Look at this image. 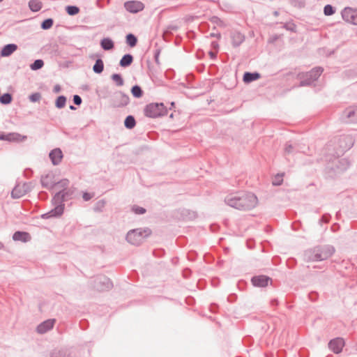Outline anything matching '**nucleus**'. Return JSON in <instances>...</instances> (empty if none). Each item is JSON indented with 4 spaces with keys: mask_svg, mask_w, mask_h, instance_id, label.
I'll use <instances>...</instances> for the list:
<instances>
[{
    "mask_svg": "<svg viewBox=\"0 0 357 357\" xmlns=\"http://www.w3.org/2000/svg\"><path fill=\"white\" fill-rule=\"evenodd\" d=\"M133 56L130 54H124L119 61V66L122 68L130 66L133 62Z\"/></svg>",
    "mask_w": 357,
    "mask_h": 357,
    "instance_id": "393cba45",
    "label": "nucleus"
},
{
    "mask_svg": "<svg viewBox=\"0 0 357 357\" xmlns=\"http://www.w3.org/2000/svg\"><path fill=\"white\" fill-rule=\"evenodd\" d=\"M53 24L54 20L52 18H47L42 22L40 27L43 30H47L53 26Z\"/></svg>",
    "mask_w": 357,
    "mask_h": 357,
    "instance_id": "58836bf2",
    "label": "nucleus"
},
{
    "mask_svg": "<svg viewBox=\"0 0 357 357\" xmlns=\"http://www.w3.org/2000/svg\"><path fill=\"white\" fill-rule=\"evenodd\" d=\"M211 22H213V23H215V24H218L219 22H222L220 19L218 17H213L212 19H211Z\"/></svg>",
    "mask_w": 357,
    "mask_h": 357,
    "instance_id": "bf43d9fd",
    "label": "nucleus"
},
{
    "mask_svg": "<svg viewBox=\"0 0 357 357\" xmlns=\"http://www.w3.org/2000/svg\"><path fill=\"white\" fill-rule=\"evenodd\" d=\"M50 357H70V351L68 348L55 349L50 353Z\"/></svg>",
    "mask_w": 357,
    "mask_h": 357,
    "instance_id": "5701e85b",
    "label": "nucleus"
},
{
    "mask_svg": "<svg viewBox=\"0 0 357 357\" xmlns=\"http://www.w3.org/2000/svg\"><path fill=\"white\" fill-rule=\"evenodd\" d=\"M160 49H157L155 50V52H154V59H155V63L159 65L160 64V61H159V56H160Z\"/></svg>",
    "mask_w": 357,
    "mask_h": 357,
    "instance_id": "6e6d98bb",
    "label": "nucleus"
},
{
    "mask_svg": "<svg viewBox=\"0 0 357 357\" xmlns=\"http://www.w3.org/2000/svg\"><path fill=\"white\" fill-rule=\"evenodd\" d=\"M105 202L104 200H100L97 202L93 207V210L96 212L102 211V208L105 207Z\"/></svg>",
    "mask_w": 357,
    "mask_h": 357,
    "instance_id": "37998d69",
    "label": "nucleus"
},
{
    "mask_svg": "<svg viewBox=\"0 0 357 357\" xmlns=\"http://www.w3.org/2000/svg\"><path fill=\"white\" fill-rule=\"evenodd\" d=\"M17 49V45L14 43H10L4 45L0 52L1 56L7 57L10 56Z\"/></svg>",
    "mask_w": 357,
    "mask_h": 357,
    "instance_id": "4be33fe9",
    "label": "nucleus"
},
{
    "mask_svg": "<svg viewBox=\"0 0 357 357\" xmlns=\"http://www.w3.org/2000/svg\"><path fill=\"white\" fill-rule=\"evenodd\" d=\"M331 218V215L329 213H324L321 216L319 222H320V223H321V222L328 223V222H329Z\"/></svg>",
    "mask_w": 357,
    "mask_h": 357,
    "instance_id": "09e8293b",
    "label": "nucleus"
},
{
    "mask_svg": "<svg viewBox=\"0 0 357 357\" xmlns=\"http://www.w3.org/2000/svg\"><path fill=\"white\" fill-rule=\"evenodd\" d=\"M308 297L311 301L314 302L318 299L319 294L317 291H311L309 293Z\"/></svg>",
    "mask_w": 357,
    "mask_h": 357,
    "instance_id": "8fccbe9b",
    "label": "nucleus"
},
{
    "mask_svg": "<svg viewBox=\"0 0 357 357\" xmlns=\"http://www.w3.org/2000/svg\"><path fill=\"white\" fill-rule=\"evenodd\" d=\"M335 252V248L331 245L317 246L305 252V257L309 261H319L326 260Z\"/></svg>",
    "mask_w": 357,
    "mask_h": 357,
    "instance_id": "f03ea898",
    "label": "nucleus"
},
{
    "mask_svg": "<svg viewBox=\"0 0 357 357\" xmlns=\"http://www.w3.org/2000/svg\"><path fill=\"white\" fill-rule=\"evenodd\" d=\"M126 43L130 47H134L137 43V38L132 33H128L126 36Z\"/></svg>",
    "mask_w": 357,
    "mask_h": 357,
    "instance_id": "c756f323",
    "label": "nucleus"
},
{
    "mask_svg": "<svg viewBox=\"0 0 357 357\" xmlns=\"http://www.w3.org/2000/svg\"><path fill=\"white\" fill-rule=\"evenodd\" d=\"M211 46H212L213 48L216 49V48H218V43H217V42H215V41H213V42L211 43Z\"/></svg>",
    "mask_w": 357,
    "mask_h": 357,
    "instance_id": "e2e57ef3",
    "label": "nucleus"
},
{
    "mask_svg": "<svg viewBox=\"0 0 357 357\" xmlns=\"http://www.w3.org/2000/svg\"><path fill=\"white\" fill-rule=\"evenodd\" d=\"M337 163V167L340 171H345L350 165L349 160L346 158L339 159Z\"/></svg>",
    "mask_w": 357,
    "mask_h": 357,
    "instance_id": "473e14b6",
    "label": "nucleus"
},
{
    "mask_svg": "<svg viewBox=\"0 0 357 357\" xmlns=\"http://www.w3.org/2000/svg\"><path fill=\"white\" fill-rule=\"evenodd\" d=\"M260 78V74L257 72L250 73L245 72L243 77L245 83H250Z\"/></svg>",
    "mask_w": 357,
    "mask_h": 357,
    "instance_id": "b1692460",
    "label": "nucleus"
},
{
    "mask_svg": "<svg viewBox=\"0 0 357 357\" xmlns=\"http://www.w3.org/2000/svg\"><path fill=\"white\" fill-rule=\"evenodd\" d=\"M104 70L103 61L99 58L96 59L95 64L93 66V70L96 74H100Z\"/></svg>",
    "mask_w": 357,
    "mask_h": 357,
    "instance_id": "cd10ccee",
    "label": "nucleus"
},
{
    "mask_svg": "<svg viewBox=\"0 0 357 357\" xmlns=\"http://www.w3.org/2000/svg\"><path fill=\"white\" fill-rule=\"evenodd\" d=\"M211 37L220 38L221 35H220V33H211Z\"/></svg>",
    "mask_w": 357,
    "mask_h": 357,
    "instance_id": "0e129e2a",
    "label": "nucleus"
},
{
    "mask_svg": "<svg viewBox=\"0 0 357 357\" xmlns=\"http://www.w3.org/2000/svg\"><path fill=\"white\" fill-rule=\"evenodd\" d=\"M289 3L297 8H303L305 6V3L302 0H289Z\"/></svg>",
    "mask_w": 357,
    "mask_h": 357,
    "instance_id": "c03bdc74",
    "label": "nucleus"
},
{
    "mask_svg": "<svg viewBox=\"0 0 357 357\" xmlns=\"http://www.w3.org/2000/svg\"><path fill=\"white\" fill-rule=\"evenodd\" d=\"M151 234L149 229L137 228L130 230L126 235L127 241L134 245H139Z\"/></svg>",
    "mask_w": 357,
    "mask_h": 357,
    "instance_id": "20e7f679",
    "label": "nucleus"
},
{
    "mask_svg": "<svg viewBox=\"0 0 357 357\" xmlns=\"http://www.w3.org/2000/svg\"><path fill=\"white\" fill-rule=\"evenodd\" d=\"M41 98V94L38 92L33 93L31 94L29 97V99L32 102H36L40 100Z\"/></svg>",
    "mask_w": 357,
    "mask_h": 357,
    "instance_id": "a18cd8bd",
    "label": "nucleus"
},
{
    "mask_svg": "<svg viewBox=\"0 0 357 357\" xmlns=\"http://www.w3.org/2000/svg\"><path fill=\"white\" fill-rule=\"evenodd\" d=\"M136 125V121L133 116L128 115L124 120V126L128 129H132Z\"/></svg>",
    "mask_w": 357,
    "mask_h": 357,
    "instance_id": "7c9ffc66",
    "label": "nucleus"
},
{
    "mask_svg": "<svg viewBox=\"0 0 357 357\" xmlns=\"http://www.w3.org/2000/svg\"><path fill=\"white\" fill-rule=\"evenodd\" d=\"M343 139L344 141H347L349 142V144L345 148L347 149H350L354 145V142H353L352 138L350 136H345L343 137Z\"/></svg>",
    "mask_w": 357,
    "mask_h": 357,
    "instance_id": "603ef678",
    "label": "nucleus"
},
{
    "mask_svg": "<svg viewBox=\"0 0 357 357\" xmlns=\"http://www.w3.org/2000/svg\"><path fill=\"white\" fill-rule=\"evenodd\" d=\"M26 136H22L17 132H10L6 134V141L8 142H20L26 139Z\"/></svg>",
    "mask_w": 357,
    "mask_h": 357,
    "instance_id": "bb28decb",
    "label": "nucleus"
},
{
    "mask_svg": "<svg viewBox=\"0 0 357 357\" xmlns=\"http://www.w3.org/2000/svg\"><path fill=\"white\" fill-rule=\"evenodd\" d=\"M31 184L30 183H24L22 185H17L11 192V197L13 199H19L30 192Z\"/></svg>",
    "mask_w": 357,
    "mask_h": 357,
    "instance_id": "1a4fd4ad",
    "label": "nucleus"
},
{
    "mask_svg": "<svg viewBox=\"0 0 357 357\" xmlns=\"http://www.w3.org/2000/svg\"><path fill=\"white\" fill-rule=\"evenodd\" d=\"M66 11L69 15L73 16L79 13V8L77 6H67Z\"/></svg>",
    "mask_w": 357,
    "mask_h": 357,
    "instance_id": "e433bc0d",
    "label": "nucleus"
},
{
    "mask_svg": "<svg viewBox=\"0 0 357 357\" xmlns=\"http://www.w3.org/2000/svg\"><path fill=\"white\" fill-rule=\"evenodd\" d=\"M73 101L75 105L79 106L82 102V99L79 95H74Z\"/></svg>",
    "mask_w": 357,
    "mask_h": 357,
    "instance_id": "3c124183",
    "label": "nucleus"
},
{
    "mask_svg": "<svg viewBox=\"0 0 357 357\" xmlns=\"http://www.w3.org/2000/svg\"><path fill=\"white\" fill-rule=\"evenodd\" d=\"M130 91L133 97L136 98H139L143 96V91L139 85H134Z\"/></svg>",
    "mask_w": 357,
    "mask_h": 357,
    "instance_id": "72a5a7b5",
    "label": "nucleus"
},
{
    "mask_svg": "<svg viewBox=\"0 0 357 357\" xmlns=\"http://www.w3.org/2000/svg\"><path fill=\"white\" fill-rule=\"evenodd\" d=\"M173 35L172 32L167 33V29L163 31L162 38L165 41H169L170 37Z\"/></svg>",
    "mask_w": 357,
    "mask_h": 357,
    "instance_id": "864d4df0",
    "label": "nucleus"
},
{
    "mask_svg": "<svg viewBox=\"0 0 357 357\" xmlns=\"http://www.w3.org/2000/svg\"><path fill=\"white\" fill-rule=\"evenodd\" d=\"M82 198L84 201H89L92 198V195L89 192H84L82 195Z\"/></svg>",
    "mask_w": 357,
    "mask_h": 357,
    "instance_id": "4d7b16f0",
    "label": "nucleus"
},
{
    "mask_svg": "<svg viewBox=\"0 0 357 357\" xmlns=\"http://www.w3.org/2000/svg\"><path fill=\"white\" fill-rule=\"evenodd\" d=\"M227 205L241 211L254 208L258 203L257 196L250 192H238L228 195L225 198Z\"/></svg>",
    "mask_w": 357,
    "mask_h": 357,
    "instance_id": "f257e3e1",
    "label": "nucleus"
},
{
    "mask_svg": "<svg viewBox=\"0 0 357 357\" xmlns=\"http://www.w3.org/2000/svg\"><path fill=\"white\" fill-rule=\"evenodd\" d=\"M335 13V8L331 4H327L324 8V14L326 16H331Z\"/></svg>",
    "mask_w": 357,
    "mask_h": 357,
    "instance_id": "a19ab883",
    "label": "nucleus"
},
{
    "mask_svg": "<svg viewBox=\"0 0 357 357\" xmlns=\"http://www.w3.org/2000/svg\"><path fill=\"white\" fill-rule=\"evenodd\" d=\"M129 102V96L121 91L114 93L110 99V103L114 107H125L128 105Z\"/></svg>",
    "mask_w": 357,
    "mask_h": 357,
    "instance_id": "423d86ee",
    "label": "nucleus"
},
{
    "mask_svg": "<svg viewBox=\"0 0 357 357\" xmlns=\"http://www.w3.org/2000/svg\"><path fill=\"white\" fill-rule=\"evenodd\" d=\"M13 97L10 93H5L0 97V102L3 105H8L12 102Z\"/></svg>",
    "mask_w": 357,
    "mask_h": 357,
    "instance_id": "c9c22d12",
    "label": "nucleus"
},
{
    "mask_svg": "<svg viewBox=\"0 0 357 357\" xmlns=\"http://www.w3.org/2000/svg\"><path fill=\"white\" fill-rule=\"evenodd\" d=\"M132 211L135 214H139V215H142V214H144L146 213V209L144 208L139 206H136V205L132 206Z\"/></svg>",
    "mask_w": 357,
    "mask_h": 357,
    "instance_id": "49530a36",
    "label": "nucleus"
},
{
    "mask_svg": "<svg viewBox=\"0 0 357 357\" xmlns=\"http://www.w3.org/2000/svg\"><path fill=\"white\" fill-rule=\"evenodd\" d=\"M344 346V340L342 337H335L328 342L329 349L337 354L342 352Z\"/></svg>",
    "mask_w": 357,
    "mask_h": 357,
    "instance_id": "ddd939ff",
    "label": "nucleus"
},
{
    "mask_svg": "<svg viewBox=\"0 0 357 357\" xmlns=\"http://www.w3.org/2000/svg\"><path fill=\"white\" fill-rule=\"evenodd\" d=\"M101 47L105 50H112L114 47V43L110 38H104L100 40Z\"/></svg>",
    "mask_w": 357,
    "mask_h": 357,
    "instance_id": "a878e982",
    "label": "nucleus"
},
{
    "mask_svg": "<svg viewBox=\"0 0 357 357\" xmlns=\"http://www.w3.org/2000/svg\"><path fill=\"white\" fill-rule=\"evenodd\" d=\"M231 44L234 47H239L245 40V36L238 31L234 30L230 33Z\"/></svg>",
    "mask_w": 357,
    "mask_h": 357,
    "instance_id": "dca6fc26",
    "label": "nucleus"
},
{
    "mask_svg": "<svg viewBox=\"0 0 357 357\" xmlns=\"http://www.w3.org/2000/svg\"><path fill=\"white\" fill-rule=\"evenodd\" d=\"M49 157L54 165H58L61 162L63 155L59 148H56L50 152Z\"/></svg>",
    "mask_w": 357,
    "mask_h": 357,
    "instance_id": "f3484780",
    "label": "nucleus"
},
{
    "mask_svg": "<svg viewBox=\"0 0 357 357\" xmlns=\"http://www.w3.org/2000/svg\"><path fill=\"white\" fill-rule=\"evenodd\" d=\"M61 86L59 84H56L54 86L53 92L57 93H59L61 91Z\"/></svg>",
    "mask_w": 357,
    "mask_h": 357,
    "instance_id": "13d9d810",
    "label": "nucleus"
},
{
    "mask_svg": "<svg viewBox=\"0 0 357 357\" xmlns=\"http://www.w3.org/2000/svg\"><path fill=\"white\" fill-rule=\"evenodd\" d=\"M300 151L298 144L296 142L292 143L291 142H287L284 144V155H294L297 152Z\"/></svg>",
    "mask_w": 357,
    "mask_h": 357,
    "instance_id": "6ab92c4d",
    "label": "nucleus"
},
{
    "mask_svg": "<svg viewBox=\"0 0 357 357\" xmlns=\"http://www.w3.org/2000/svg\"><path fill=\"white\" fill-rule=\"evenodd\" d=\"M278 300H277V299H273V300L271 301V304H272V305H278Z\"/></svg>",
    "mask_w": 357,
    "mask_h": 357,
    "instance_id": "69168bd1",
    "label": "nucleus"
},
{
    "mask_svg": "<svg viewBox=\"0 0 357 357\" xmlns=\"http://www.w3.org/2000/svg\"><path fill=\"white\" fill-rule=\"evenodd\" d=\"M324 71L322 67L313 68L310 71L305 74V78L301 81L300 86H309L314 81L317 80Z\"/></svg>",
    "mask_w": 357,
    "mask_h": 357,
    "instance_id": "0eeeda50",
    "label": "nucleus"
},
{
    "mask_svg": "<svg viewBox=\"0 0 357 357\" xmlns=\"http://www.w3.org/2000/svg\"><path fill=\"white\" fill-rule=\"evenodd\" d=\"M95 287L98 291L108 290L112 287V282L107 277L100 275L95 280Z\"/></svg>",
    "mask_w": 357,
    "mask_h": 357,
    "instance_id": "9b49d317",
    "label": "nucleus"
},
{
    "mask_svg": "<svg viewBox=\"0 0 357 357\" xmlns=\"http://www.w3.org/2000/svg\"><path fill=\"white\" fill-rule=\"evenodd\" d=\"M342 19L347 23L357 25V9L345 7L341 12Z\"/></svg>",
    "mask_w": 357,
    "mask_h": 357,
    "instance_id": "6e6552de",
    "label": "nucleus"
},
{
    "mask_svg": "<svg viewBox=\"0 0 357 357\" xmlns=\"http://www.w3.org/2000/svg\"><path fill=\"white\" fill-rule=\"evenodd\" d=\"M178 26L177 25L171 24L167 27V33L172 32L173 33L174 31H177Z\"/></svg>",
    "mask_w": 357,
    "mask_h": 357,
    "instance_id": "5fc2aeb1",
    "label": "nucleus"
},
{
    "mask_svg": "<svg viewBox=\"0 0 357 357\" xmlns=\"http://www.w3.org/2000/svg\"><path fill=\"white\" fill-rule=\"evenodd\" d=\"M124 8L130 13H137L144 8V5L139 1H128L124 3Z\"/></svg>",
    "mask_w": 357,
    "mask_h": 357,
    "instance_id": "f8f14e48",
    "label": "nucleus"
},
{
    "mask_svg": "<svg viewBox=\"0 0 357 357\" xmlns=\"http://www.w3.org/2000/svg\"><path fill=\"white\" fill-rule=\"evenodd\" d=\"M111 79L116 86H122L124 84V80L121 74L114 73L111 75Z\"/></svg>",
    "mask_w": 357,
    "mask_h": 357,
    "instance_id": "2f4dec72",
    "label": "nucleus"
},
{
    "mask_svg": "<svg viewBox=\"0 0 357 357\" xmlns=\"http://www.w3.org/2000/svg\"><path fill=\"white\" fill-rule=\"evenodd\" d=\"M0 140L6 141V134H4L3 132H0Z\"/></svg>",
    "mask_w": 357,
    "mask_h": 357,
    "instance_id": "680f3d73",
    "label": "nucleus"
},
{
    "mask_svg": "<svg viewBox=\"0 0 357 357\" xmlns=\"http://www.w3.org/2000/svg\"><path fill=\"white\" fill-rule=\"evenodd\" d=\"M271 280V279L268 276L264 275L253 276L251 279L253 286L258 287H266Z\"/></svg>",
    "mask_w": 357,
    "mask_h": 357,
    "instance_id": "2eb2a0df",
    "label": "nucleus"
},
{
    "mask_svg": "<svg viewBox=\"0 0 357 357\" xmlns=\"http://www.w3.org/2000/svg\"><path fill=\"white\" fill-rule=\"evenodd\" d=\"M31 235L26 231H17L13 235V240L26 243L31 241Z\"/></svg>",
    "mask_w": 357,
    "mask_h": 357,
    "instance_id": "412c9836",
    "label": "nucleus"
},
{
    "mask_svg": "<svg viewBox=\"0 0 357 357\" xmlns=\"http://www.w3.org/2000/svg\"><path fill=\"white\" fill-rule=\"evenodd\" d=\"M283 28H284L285 29H287L288 31L295 32L296 26L292 22H289V23L284 24Z\"/></svg>",
    "mask_w": 357,
    "mask_h": 357,
    "instance_id": "de8ad7c7",
    "label": "nucleus"
},
{
    "mask_svg": "<svg viewBox=\"0 0 357 357\" xmlns=\"http://www.w3.org/2000/svg\"><path fill=\"white\" fill-rule=\"evenodd\" d=\"M69 108L71 110H75L76 109V107L74 105H70Z\"/></svg>",
    "mask_w": 357,
    "mask_h": 357,
    "instance_id": "338daca9",
    "label": "nucleus"
},
{
    "mask_svg": "<svg viewBox=\"0 0 357 357\" xmlns=\"http://www.w3.org/2000/svg\"><path fill=\"white\" fill-rule=\"evenodd\" d=\"M341 120L346 123H356L357 122V107H349L346 109L342 116Z\"/></svg>",
    "mask_w": 357,
    "mask_h": 357,
    "instance_id": "9d476101",
    "label": "nucleus"
},
{
    "mask_svg": "<svg viewBox=\"0 0 357 357\" xmlns=\"http://www.w3.org/2000/svg\"><path fill=\"white\" fill-rule=\"evenodd\" d=\"M54 208H52L47 213H45L41 215V218L43 219H49L51 218H59L63 213V209L61 206H57L56 205H54Z\"/></svg>",
    "mask_w": 357,
    "mask_h": 357,
    "instance_id": "aec40b11",
    "label": "nucleus"
},
{
    "mask_svg": "<svg viewBox=\"0 0 357 357\" xmlns=\"http://www.w3.org/2000/svg\"><path fill=\"white\" fill-rule=\"evenodd\" d=\"M69 181L66 178L61 179V181L58 182H55L54 186H57L59 188H61L62 189H66L69 188Z\"/></svg>",
    "mask_w": 357,
    "mask_h": 357,
    "instance_id": "79ce46f5",
    "label": "nucleus"
},
{
    "mask_svg": "<svg viewBox=\"0 0 357 357\" xmlns=\"http://www.w3.org/2000/svg\"><path fill=\"white\" fill-rule=\"evenodd\" d=\"M209 55L211 59H215L217 57V52H213L212 51L209 52Z\"/></svg>",
    "mask_w": 357,
    "mask_h": 357,
    "instance_id": "052dcab7",
    "label": "nucleus"
},
{
    "mask_svg": "<svg viewBox=\"0 0 357 357\" xmlns=\"http://www.w3.org/2000/svg\"><path fill=\"white\" fill-rule=\"evenodd\" d=\"M284 173L278 174L274 176L272 181L273 185L279 186L282 183Z\"/></svg>",
    "mask_w": 357,
    "mask_h": 357,
    "instance_id": "ea45409f",
    "label": "nucleus"
},
{
    "mask_svg": "<svg viewBox=\"0 0 357 357\" xmlns=\"http://www.w3.org/2000/svg\"><path fill=\"white\" fill-rule=\"evenodd\" d=\"M29 7L33 12H38L42 8V3L38 0H30Z\"/></svg>",
    "mask_w": 357,
    "mask_h": 357,
    "instance_id": "c85d7f7f",
    "label": "nucleus"
},
{
    "mask_svg": "<svg viewBox=\"0 0 357 357\" xmlns=\"http://www.w3.org/2000/svg\"><path fill=\"white\" fill-rule=\"evenodd\" d=\"M44 66V61L42 59H36L30 65V68L32 70H37L41 69Z\"/></svg>",
    "mask_w": 357,
    "mask_h": 357,
    "instance_id": "4c0bfd02",
    "label": "nucleus"
},
{
    "mask_svg": "<svg viewBox=\"0 0 357 357\" xmlns=\"http://www.w3.org/2000/svg\"><path fill=\"white\" fill-rule=\"evenodd\" d=\"M167 114V109L163 103H151L144 108V114L149 118H158Z\"/></svg>",
    "mask_w": 357,
    "mask_h": 357,
    "instance_id": "39448f33",
    "label": "nucleus"
},
{
    "mask_svg": "<svg viewBox=\"0 0 357 357\" xmlns=\"http://www.w3.org/2000/svg\"><path fill=\"white\" fill-rule=\"evenodd\" d=\"M54 174L48 173L41 176L40 183L43 188H52L54 186L55 182L54 181Z\"/></svg>",
    "mask_w": 357,
    "mask_h": 357,
    "instance_id": "a211bd4d",
    "label": "nucleus"
},
{
    "mask_svg": "<svg viewBox=\"0 0 357 357\" xmlns=\"http://www.w3.org/2000/svg\"><path fill=\"white\" fill-rule=\"evenodd\" d=\"M56 320L50 319L40 323L36 328V332L39 334H44L53 328Z\"/></svg>",
    "mask_w": 357,
    "mask_h": 357,
    "instance_id": "4468645a",
    "label": "nucleus"
},
{
    "mask_svg": "<svg viewBox=\"0 0 357 357\" xmlns=\"http://www.w3.org/2000/svg\"><path fill=\"white\" fill-rule=\"evenodd\" d=\"M66 100L67 98L65 96H59L55 101L56 107H57L58 109H61L64 107L66 103Z\"/></svg>",
    "mask_w": 357,
    "mask_h": 357,
    "instance_id": "f704fd0d",
    "label": "nucleus"
},
{
    "mask_svg": "<svg viewBox=\"0 0 357 357\" xmlns=\"http://www.w3.org/2000/svg\"><path fill=\"white\" fill-rule=\"evenodd\" d=\"M76 191V188L73 186L66 189H61L56 192L52 199V205L61 206L64 211L65 204L64 202L72 199Z\"/></svg>",
    "mask_w": 357,
    "mask_h": 357,
    "instance_id": "7ed1b4c3",
    "label": "nucleus"
},
{
    "mask_svg": "<svg viewBox=\"0 0 357 357\" xmlns=\"http://www.w3.org/2000/svg\"><path fill=\"white\" fill-rule=\"evenodd\" d=\"M273 15L275 16V17L278 16L279 15V12L277 11V10L274 11L273 12Z\"/></svg>",
    "mask_w": 357,
    "mask_h": 357,
    "instance_id": "774afa93",
    "label": "nucleus"
}]
</instances>
